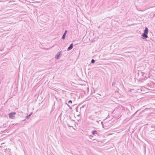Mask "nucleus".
Here are the masks:
<instances>
[{
    "mask_svg": "<svg viewBox=\"0 0 155 155\" xmlns=\"http://www.w3.org/2000/svg\"><path fill=\"white\" fill-rule=\"evenodd\" d=\"M141 36L142 38L143 39H145L148 38L147 34L144 33H143Z\"/></svg>",
    "mask_w": 155,
    "mask_h": 155,
    "instance_id": "nucleus-3",
    "label": "nucleus"
},
{
    "mask_svg": "<svg viewBox=\"0 0 155 155\" xmlns=\"http://www.w3.org/2000/svg\"><path fill=\"white\" fill-rule=\"evenodd\" d=\"M92 134L93 135H94V134H97V132L96 130H93L92 131Z\"/></svg>",
    "mask_w": 155,
    "mask_h": 155,
    "instance_id": "nucleus-7",
    "label": "nucleus"
},
{
    "mask_svg": "<svg viewBox=\"0 0 155 155\" xmlns=\"http://www.w3.org/2000/svg\"><path fill=\"white\" fill-rule=\"evenodd\" d=\"M62 53V51L58 53L55 56V58L57 59L59 58L60 56Z\"/></svg>",
    "mask_w": 155,
    "mask_h": 155,
    "instance_id": "nucleus-2",
    "label": "nucleus"
},
{
    "mask_svg": "<svg viewBox=\"0 0 155 155\" xmlns=\"http://www.w3.org/2000/svg\"><path fill=\"white\" fill-rule=\"evenodd\" d=\"M73 47V44H71L69 46L68 48L67 49V50L69 51L71 50Z\"/></svg>",
    "mask_w": 155,
    "mask_h": 155,
    "instance_id": "nucleus-4",
    "label": "nucleus"
},
{
    "mask_svg": "<svg viewBox=\"0 0 155 155\" xmlns=\"http://www.w3.org/2000/svg\"><path fill=\"white\" fill-rule=\"evenodd\" d=\"M101 124H102V123H103V122H101Z\"/></svg>",
    "mask_w": 155,
    "mask_h": 155,
    "instance_id": "nucleus-17",
    "label": "nucleus"
},
{
    "mask_svg": "<svg viewBox=\"0 0 155 155\" xmlns=\"http://www.w3.org/2000/svg\"><path fill=\"white\" fill-rule=\"evenodd\" d=\"M95 62V60L94 59H92L91 60V63H94Z\"/></svg>",
    "mask_w": 155,
    "mask_h": 155,
    "instance_id": "nucleus-10",
    "label": "nucleus"
},
{
    "mask_svg": "<svg viewBox=\"0 0 155 155\" xmlns=\"http://www.w3.org/2000/svg\"><path fill=\"white\" fill-rule=\"evenodd\" d=\"M147 87H153V84L152 83H148L147 85Z\"/></svg>",
    "mask_w": 155,
    "mask_h": 155,
    "instance_id": "nucleus-5",
    "label": "nucleus"
},
{
    "mask_svg": "<svg viewBox=\"0 0 155 155\" xmlns=\"http://www.w3.org/2000/svg\"><path fill=\"white\" fill-rule=\"evenodd\" d=\"M148 29L147 27H146L144 30L143 33L148 34Z\"/></svg>",
    "mask_w": 155,
    "mask_h": 155,
    "instance_id": "nucleus-6",
    "label": "nucleus"
},
{
    "mask_svg": "<svg viewBox=\"0 0 155 155\" xmlns=\"http://www.w3.org/2000/svg\"><path fill=\"white\" fill-rule=\"evenodd\" d=\"M115 84V83L114 82H113L112 83V86H113Z\"/></svg>",
    "mask_w": 155,
    "mask_h": 155,
    "instance_id": "nucleus-13",
    "label": "nucleus"
},
{
    "mask_svg": "<svg viewBox=\"0 0 155 155\" xmlns=\"http://www.w3.org/2000/svg\"><path fill=\"white\" fill-rule=\"evenodd\" d=\"M16 113L15 112H11L9 114V117L10 118H12L14 117V115L16 114Z\"/></svg>",
    "mask_w": 155,
    "mask_h": 155,
    "instance_id": "nucleus-1",
    "label": "nucleus"
},
{
    "mask_svg": "<svg viewBox=\"0 0 155 155\" xmlns=\"http://www.w3.org/2000/svg\"><path fill=\"white\" fill-rule=\"evenodd\" d=\"M155 16V13L154 14L153 16L154 17Z\"/></svg>",
    "mask_w": 155,
    "mask_h": 155,
    "instance_id": "nucleus-15",
    "label": "nucleus"
},
{
    "mask_svg": "<svg viewBox=\"0 0 155 155\" xmlns=\"http://www.w3.org/2000/svg\"><path fill=\"white\" fill-rule=\"evenodd\" d=\"M66 34H65L64 33V34H63V36H62V37L61 38L63 40L65 39V36H66Z\"/></svg>",
    "mask_w": 155,
    "mask_h": 155,
    "instance_id": "nucleus-9",
    "label": "nucleus"
},
{
    "mask_svg": "<svg viewBox=\"0 0 155 155\" xmlns=\"http://www.w3.org/2000/svg\"><path fill=\"white\" fill-rule=\"evenodd\" d=\"M32 114V113H31V114H30L29 115L27 116H26V119H28L31 116V115Z\"/></svg>",
    "mask_w": 155,
    "mask_h": 155,
    "instance_id": "nucleus-8",
    "label": "nucleus"
},
{
    "mask_svg": "<svg viewBox=\"0 0 155 155\" xmlns=\"http://www.w3.org/2000/svg\"><path fill=\"white\" fill-rule=\"evenodd\" d=\"M72 101H71V100H70L69 101H68V103H69V104H70V103H71V104H72Z\"/></svg>",
    "mask_w": 155,
    "mask_h": 155,
    "instance_id": "nucleus-12",
    "label": "nucleus"
},
{
    "mask_svg": "<svg viewBox=\"0 0 155 155\" xmlns=\"http://www.w3.org/2000/svg\"><path fill=\"white\" fill-rule=\"evenodd\" d=\"M76 111L77 112H78V109H76Z\"/></svg>",
    "mask_w": 155,
    "mask_h": 155,
    "instance_id": "nucleus-16",
    "label": "nucleus"
},
{
    "mask_svg": "<svg viewBox=\"0 0 155 155\" xmlns=\"http://www.w3.org/2000/svg\"><path fill=\"white\" fill-rule=\"evenodd\" d=\"M67 105L68 106L69 109H72V107H71L69 104H67Z\"/></svg>",
    "mask_w": 155,
    "mask_h": 155,
    "instance_id": "nucleus-11",
    "label": "nucleus"
},
{
    "mask_svg": "<svg viewBox=\"0 0 155 155\" xmlns=\"http://www.w3.org/2000/svg\"><path fill=\"white\" fill-rule=\"evenodd\" d=\"M67 30H65V32H64V34H66V33H67Z\"/></svg>",
    "mask_w": 155,
    "mask_h": 155,
    "instance_id": "nucleus-14",
    "label": "nucleus"
}]
</instances>
